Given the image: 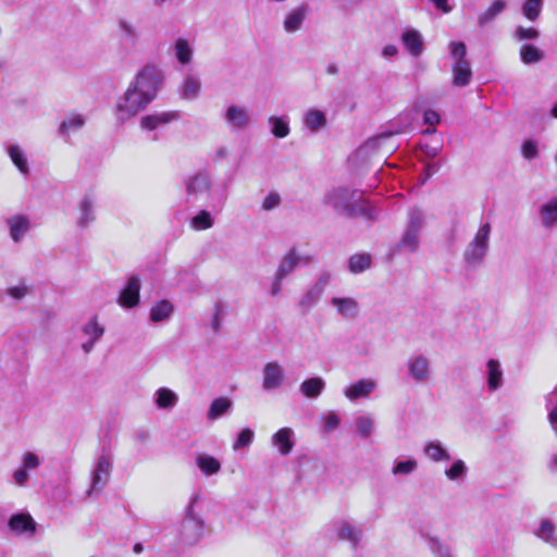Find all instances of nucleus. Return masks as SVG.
<instances>
[{
    "label": "nucleus",
    "mask_w": 557,
    "mask_h": 557,
    "mask_svg": "<svg viewBox=\"0 0 557 557\" xmlns=\"http://www.w3.org/2000/svg\"><path fill=\"white\" fill-rule=\"evenodd\" d=\"M8 527L15 535L33 537L37 523L29 513L20 512L9 519Z\"/></svg>",
    "instance_id": "2eb2a0df"
},
{
    "label": "nucleus",
    "mask_w": 557,
    "mask_h": 557,
    "mask_svg": "<svg viewBox=\"0 0 557 557\" xmlns=\"http://www.w3.org/2000/svg\"><path fill=\"white\" fill-rule=\"evenodd\" d=\"M424 456L433 462L450 460V454L440 441H430L423 447Z\"/></svg>",
    "instance_id": "cd10ccee"
},
{
    "label": "nucleus",
    "mask_w": 557,
    "mask_h": 557,
    "mask_svg": "<svg viewBox=\"0 0 557 557\" xmlns=\"http://www.w3.org/2000/svg\"><path fill=\"white\" fill-rule=\"evenodd\" d=\"M486 381L487 388L490 392H495L499 389L504 384V373L502 369V364L496 359H488L486 361Z\"/></svg>",
    "instance_id": "b1692460"
},
{
    "label": "nucleus",
    "mask_w": 557,
    "mask_h": 557,
    "mask_svg": "<svg viewBox=\"0 0 557 557\" xmlns=\"http://www.w3.org/2000/svg\"><path fill=\"white\" fill-rule=\"evenodd\" d=\"M113 467L112 455L110 451L102 449L94 463L90 476V488L87 492L88 496L94 493H99L109 482Z\"/></svg>",
    "instance_id": "423d86ee"
},
{
    "label": "nucleus",
    "mask_w": 557,
    "mask_h": 557,
    "mask_svg": "<svg viewBox=\"0 0 557 557\" xmlns=\"http://www.w3.org/2000/svg\"><path fill=\"white\" fill-rule=\"evenodd\" d=\"M199 500V495H194L186 507L185 518L181 524V537L187 544L198 543L205 534V521L196 512L195 506Z\"/></svg>",
    "instance_id": "20e7f679"
},
{
    "label": "nucleus",
    "mask_w": 557,
    "mask_h": 557,
    "mask_svg": "<svg viewBox=\"0 0 557 557\" xmlns=\"http://www.w3.org/2000/svg\"><path fill=\"white\" fill-rule=\"evenodd\" d=\"M119 27L123 34V37L128 41H135L138 37V32L136 27L127 22V21H121L119 24Z\"/></svg>",
    "instance_id": "4d7b16f0"
},
{
    "label": "nucleus",
    "mask_w": 557,
    "mask_h": 557,
    "mask_svg": "<svg viewBox=\"0 0 557 557\" xmlns=\"http://www.w3.org/2000/svg\"><path fill=\"white\" fill-rule=\"evenodd\" d=\"M153 403L161 410H172L178 404V395L169 387H159L153 394Z\"/></svg>",
    "instance_id": "bb28decb"
},
{
    "label": "nucleus",
    "mask_w": 557,
    "mask_h": 557,
    "mask_svg": "<svg viewBox=\"0 0 557 557\" xmlns=\"http://www.w3.org/2000/svg\"><path fill=\"white\" fill-rule=\"evenodd\" d=\"M284 382L285 372L283 367L276 361L265 363L262 371V388L264 391H275L278 389Z\"/></svg>",
    "instance_id": "ddd939ff"
},
{
    "label": "nucleus",
    "mask_w": 557,
    "mask_h": 557,
    "mask_svg": "<svg viewBox=\"0 0 557 557\" xmlns=\"http://www.w3.org/2000/svg\"><path fill=\"white\" fill-rule=\"evenodd\" d=\"M294 436L295 433L290 428H282L272 435L271 442L282 456H287L295 446Z\"/></svg>",
    "instance_id": "412c9836"
},
{
    "label": "nucleus",
    "mask_w": 557,
    "mask_h": 557,
    "mask_svg": "<svg viewBox=\"0 0 557 557\" xmlns=\"http://www.w3.org/2000/svg\"><path fill=\"white\" fill-rule=\"evenodd\" d=\"M401 42L407 51L413 57L418 58L422 54L424 42L422 35L419 30L409 28L401 34Z\"/></svg>",
    "instance_id": "5701e85b"
},
{
    "label": "nucleus",
    "mask_w": 557,
    "mask_h": 557,
    "mask_svg": "<svg viewBox=\"0 0 557 557\" xmlns=\"http://www.w3.org/2000/svg\"><path fill=\"white\" fill-rule=\"evenodd\" d=\"M104 330V326L99 322L96 315L91 317L83 324L82 332L86 341L82 344V350L85 354H89L94 349L96 343L103 336Z\"/></svg>",
    "instance_id": "4468645a"
},
{
    "label": "nucleus",
    "mask_w": 557,
    "mask_h": 557,
    "mask_svg": "<svg viewBox=\"0 0 557 557\" xmlns=\"http://www.w3.org/2000/svg\"><path fill=\"white\" fill-rule=\"evenodd\" d=\"M520 58L524 64L537 63L544 59V52L533 45H523L520 49Z\"/></svg>",
    "instance_id": "a18cd8bd"
},
{
    "label": "nucleus",
    "mask_w": 557,
    "mask_h": 557,
    "mask_svg": "<svg viewBox=\"0 0 557 557\" xmlns=\"http://www.w3.org/2000/svg\"><path fill=\"white\" fill-rule=\"evenodd\" d=\"M5 293L13 300L20 301L32 293V287L25 282H20L16 285L9 286Z\"/></svg>",
    "instance_id": "603ef678"
},
{
    "label": "nucleus",
    "mask_w": 557,
    "mask_h": 557,
    "mask_svg": "<svg viewBox=\"0 0 557 557\" xmlns=\"http://www.w3.org/2000/svg\"><path fill=\"white\" fill-rule=\"evenodd\" d=\"M268 123L271 127V133L276 138H285L288 136L289 128V120L287 116H276L271 115L268 119Z\"/></svg>",
    "instance_id": "a19ab883"
},
{
    "label": "nucleus",
    "mask_w": 557,
    "mask_h": 557,
    "mask_svg": "<svg viewBox=\"0 0 557 557\" xmlns=\"http://www.w3.org/2000/svg\"><path fill=\"white\" fill-rule=\"evenodd\" d=\"M308 14V7L298 5L289 10L283 20V28L286 33L293 34L301 29Z\"/></svg>",
    "instance_id": "a211bd4d"
},
{
    "label": "nucleus",
    "mask_w": 557,
    "mask_h": 557,
    "mask_svg": "<svg viewBox=\"0 0 557 557\" xmlns=\"http://www.w3.org/2000/svg\"><path fill=\"white\" fill-rule=\"evenodd\" d=\"M407 374L416 384H425L432 379V367L428 356L412 355L406 361Z\"/></svg>",
    "instance_id": "6e6552de"
},
{
    "label": "nucleus",
    "mask_w": 557,
    "mask_h": 557,
    "mask_svg": "<svg viewBox=\"0 0 557 557\" xmlns=\"http://www.w3.org/2000/svg\"><path fill=\"white\" fill-rule=\"evenodd\" d=\"M281 203V196L276 191H271L269 193L262 203H261V209L264 210V211H271V210H274L275 208H277Z\"/></svg>",
    "instance_id": "6e6d98bb"
},
{
    "label": "nucleus",
    "mask_w": 557,
    "mask_h": 557,
    "mask_svg": "<svg viewBox=\"0 0 557 557\" xmlns=\"http://www.w3.org/2000/svg\"><path fill=\"white\" fill-rule=\"evenodd\" d=\"M331 305L344 319H355L360 311L359 302L352 297H332Z\"/></svg>",
    "instance_id": "aec40b11"
},
{
    "label": "nucleus",
    "mask_w": 557,
    "mask_h": 557,
    "mask_svg": "<svg viewBox=\"0 0 557 557\" xmlns=\"http://www.w3.org/2000/svg\"><path fill=\"white\" fill-rule=\"evenodd\" d=\"M438 10L449 13L453 8L448 4V0H430Z\"/></svg>",
    "instance_id": "69168bd1"
},
{
    "label": "nucleus",
    "mask_w": 557,
    "mask_h": 557,
    "mask_svg": "<svg viewBox=\"0 0 557 557\" xmlns=\"http://www.w3.org/2000/svg\"><path fill=\"white\" fill-rule=\"evenodd\" d=\"M222 119L225 126L232 132H239L252 125V113L243 104L231 103L225 107Z\"/></svg>",
    "instance_id": "0eeeda50"
},
{
    "label": "nucleus",
    "mask_w": 557,
    "mask_h": 557,
    "mask_svg": "<svg viewBox=\"0 0 557 557\" xmlns=\"http://www.w3.org/2000/svg\"><path fill=\"white\" fill-rule=\"evenodd\" d=\"M332 275L329 272H322L317 281L308 288L298 301L302 311L311 310L322 298L326 287L331 283Z\"/></svg>",
    "instance_id": "1a4fd4ad"
},
{
    "label": "nucleus",
    "mask_w": 557,
    "mask_h": 557,
    "mask_svg": "<svg viewBox=\"0 0 557 557\" xmlns=\"http://www.w3.org/2000/svg\"><path fill=\"white\" fill-rule=\"evenodd\" d=\"M398 53V49L395 45H386L383 50H382V54L383 57L385 58H391V57H394Z\"/></svg>",
    "instance_id": "774afa93"
},
{
    "label": "nucleus",
    "mask_w": 557,
    "mask_h": 557,
    "mask_svg": "<svg viewBox=\"0 0 557 557\" xmlns=\"http://www.w3.org/2000/svg\"><path fill=\"white\" fill-rule=\"evenodd\" d=\"M201 90V83L200 79L194 75H187L182 85H181V92L183 98L188 100L196 99Z\"/></svg>",
    "instance_id": "ea45409f"
},
{
    "label": "nucleus",
    "mask_w": 557,
    "mask_h": 557,
    "mask_svg": "<svg viewBox=\"0 0 557 557\" xmlns=\"http://www.w3.org/2000/svg\"><path fill=\"white\" fill-rule=\"evenodd\" d=\"M424 225V214L418 208L408 211V223L399 242V248L414 252L420 245V232Z\"/></svg>",
    "instance_id": "39448f33"
},
{
    "label": "nucleus",
    "mask_w": 557,
    "mask_h": 557,
    "mask_svg": "<svg viewBox=\"0 0 557 557\" xmlns=\"http://www.w3.org/2000/svg\"><path fill=\"white\" fill-rule=\"evenodd\" d=\"M376 388V382L372 379H362L350 384L344 395L351 401L360 398H368Z\"/></svg>",
    "instance_id": "6ab92c4d"
},
{
    "label": "nucleus",
    "mask_w": 557,
    "mask_h": 557,
    "mask_svg": "<svg viewBox=\"0 0 557 557\" xmlns=\"http://www.w3.org/2000/svg\"><path fill=\"white\" fill-rule=\"evenodd\" d=\"M86 123L85 116L81 113L69 114L59 126V134L67 137L74 132L81 129Z\"/></svg>",
    "instance_id": "473e14b6"
},
{
    "label": "nucleus",
    "mask_w": 557,
    "mask_h": 557,
    "mask_svg": "<svg viewBox=\"0 0 557 557\" xmlns=\"http://www.w3.org/2000/svg\"><path fill=\"white\" fill-rule=\"evenodd\" d=\"M535 535L545 543L557 548V530L556 525L550 520L543 519L535 531Z\"/></svg>",
    "instance_id": "e433bc0d"
},
{
    "label": "nucleus",
    "mask_w": 557,
    "mask_h": 557,
    "mask_svg": "<svg viewBox=\"0 0 557 557\" xmlns=\"http://www.w3.org/2000/svg\"><path fill=\"white\" fill-rule=\"evenodd\" d=\"M96 220L95 200L86 195L78 205L76 225L79 228H87Z\"/></svg>",
    "instance_id": "4be33fe9"
},
{
    "label": "nucleus",
    "mask_w": 557,
    "mask_h": 557,
    "mask_svg": "<svg viewBox=\"0 0 557 557\" xmlns=\"http://www.w3.org/2000/svg\"><path fill=\"white\" fill-rule=\"evenodd\" d=\"M173 51L181 65H187L191 62L194 49L186 38H177L174 41Z\"/></svg>",
    "instance_id": "f704fd0d"
},
{
    "label": "nucleus",
    "mask_w": 557,
    "mask_h": 557,
    "mask_svg": "<svg viewBox=\"0 0 557 557\" xmlns=\"http://www.w3.org/2000/svg\"><path fill=\"white\" fill-rule=\"evenodd\" d=\"M42 463V458L34 453L26 451L22 456L21 466L13 472V481L17 486H25L29 479V472L37 470Z\"/></svg>",
    "instance_id": "9b49d317"
},
{
    "label": "nucleus",
    "mask_w": 557,
    "mask_h": 557,
    "mask_svg": "<svg viewBox=\"0 0 557 557\" xmlns=\"http://www.w3.org/2000/svg\"><path fill=\"white\" fill-rule=\"evenodd\" d=\"M371 265V256L368 253H357L349 258L348 269L351 273H361Z\"/></svg>",
    "instance_id": "c03bdc74"
},
{
    "label": "nucleus",
    "mask_w": 557,
    "mask_h": 557,
    "mask_svg": "<svg viewBox=\"0 0 557 557\" xmlns=\"http://www.w3.org/2000/svg\"><path fill=\"white\" fill-rule=\"evenodd\" d=\"M355 428L358 435L361 438L367 440L371 436L374 430V419L368 414L358 416L355 419Z\"/></svg>",
    "instance_id": "37998d69"
},
{
    "label": "nucleus",
    "mask_w": 557,
    "mask_h": 557,
    "mask_svg": "<svg viewBox=\"0 0 557 557\" xmlns=\"http://www.w3.org/2000/svg\"><path fill=\"white\" fill-rule=\"evenodd\" d=\"M451 73L454 86L463 87L470 84L472 71L469 61L454 62Z\"/></svg>",
    "instance_id": "c85d7f7f"
},
{
    "label": "nucleus",
    "mask_w": 557,
    "mask_h": 557,
    "mask_svg": "<svg viewBox=\"0 0 557 557\" xmlns=\"http://www.w3.org/2000/svg\"><path fill=\"white\" fill-rule=\"evenodd\" d=\"M233 406L231 399L226 397H219L212 400L207 412V419L209 421H215L227 413Z\"/></svg>",
    "instance_id": "4c0bfd02"
},
{
    "label": "nucleus",
    "mask_w": 557,
    "mask_h": 557,
    "mask_svg": "<svg viewBox=\"0 0 557 557\" xmlns=\"http://www.w3.org/2000/svg\"><path fill=\"white\" fill-rule=\"evenodd\" d=\"M539 216L541 225L545 230L557 226V197L549 199L539 207Z\"/></svg>",
    "instance_id": "393cba45"
},
{
    "label": "nucleus",
    "mask_w": 557,
    "mask_h": 557,
    "mask_svg": "<svg viewBox=\"0 0 557 557\" xmlns=\"http://www.w3.org/2000/svg\"><path fill=\"white\" fill-rule=\"evenodd\" d=\"M283 280L284 278H280L278 277V273H275V280H274V282L272 284V288H271L272 296H276V295L280 294L281 288H282V281Z\"/></svg>",
    "instance_id": "338daca9"
},
{
    "label": "nucleus",
    "mask_w": 557,
    "mask_h": 557,
    "mask_svg": "<svg viewBox=\"0 0 557 557\" xmlns=\"http://www.w3.org/2000/svg\"><path fill=\"white\" fill-rule=\"evenodd\" d=\"M163 79V72L156 65L147 64L138 71L115 104L116 121L124 124L145 110L156 99Z\"/></svg>",
    "instance_id": "f257e3e1"
},
{
    "label": "nucleus",
    "mask_w": 557,
    "mask_h": 557,
    "mask_svg": "<svg viewBox=\"0 0 557 557\" xmlns=\"http://www.w3.org/2000/svg\"><path fill=\"white\" fill-rule=\"evenodd\" d=\"M335 532L339 540L347 541L357 546L362 537V530L348 521L342 520L335 524Z\"/></svg>",
    "instance_id": "a878e982"
},
{
    "label": "nucleus",
    "mask_w": 557,
    "mask_h": 557,
    "mask_svg": "<svg viewBox=\"0 0 557 557\" xmlns=\"http://www.w3.org/2000/svg\"><path fill=\"white\" fill-rule=\"evenodd\" d=\"M255 437V433L251 429L245 428L237 435L235 442L233 443V449L238 450L240 448L249 446Z\"/></svg>",
    "instance_id": "864d4df0"
},
{
    "label": "nucleus",
    "mask_w": 557,
    "mask_h": 557,
    "mask_svg": "<svg viewBox=\"0 0 557 557\" xmlns=\"http://www.w3.org/2000/svg\"><path fill=\"white\" fill-rule=\"evenodd\" d=\"M441 121L440 114L434 110H426L423 113V122L430 126L438 124Z\"/></svg>",
    "instance_id": "e2e57ef3"
},
{
    "label": "nucleus",
    "mask_w": 557,
    "mask_h": 557,
    "mask_svg": "<svg viewBox=\"0 0 557 557\" xmlns=\"http://www.w3.org/2000/svg\"><path fill=\"white\" fill-rule=\"evenodd\" d=\"M195 462L197 468L206 476L216 474L221 471V462L211 455L198 454Z\"/></svg>",
    "instance_id": "2f4dec72"
},
{
    "label": "nucleus",
    "mask_w": 557,
    "mask_h": 557,
    "mask_svg": "<svg viewBox=\"0 0 557 557\" xmlns=\"http://www.w3.org/2000/svg\"><path fill=\"white\" fill-rule=\"evenodd\" d=\"M178 111H162L147 114L140 119V127L148 132L163 127L172 122L180 120Z\"/></svg>",
    "instance_id": "f3484780"
},
{
    "label": "nucleus",
    "mask_w": 557,
    "mask_h": 557,
    "mask_svg": "<svg viewBox=\"0 0 557 557\" xmlns=\"http://www.w3.org/2000/svg\"><path fill=\"white\" fill-rule=\"evenodd\" d=\"M507 2L505 0H494L490 7L478 15L476 23L480 27L491 24L505 9Z\"/></svg>",
    "instance_id": "7c9ffc66"
},
{
    "label": "nucleus",
    "mask_w": 557,
    "mask_h": 557,
    "mask_svg": "<svg viewBox=\"0 0 557 557\" xmlns=\"http://www.w3.org/2000/svg\"><path fill=\"white\" fill-rule=\"evenodd\" d=\"M543 0H525L522 4L523 15L530 20L535 21L542 11Z\"/></svg>",
    "instance_id": "3c124183"
},
{
    "label": "nucleus",
    "mask_w": 557,
    "mask_h": 557,
    "mask_svg": "<svg viewBox=\"0 0 557 557\" xmlns=\"http://www.w3.org/2000/svg\"><path fill=\"white\" fill-rule=\"evenodd\" d=\"M323 419H324V430L326 432H331V431L337 429V426L339 425V422H341L339 417L333 411L329 412L325 417H323Z\"/></svg>",
    "instance_id": "bf43d9fd"
},
{
    "label": "nucleus",
    "mask_w": 557,
    "mask_h": 557,
    "mask_svg": "<svg viewBox=\"0 0 557 557\" xmlns=\"http://www.w3.org/2000/svg\"><path fill=\"white\" fill-rule=\"evenodd\" d=\"M325 388V381L320 376L305 380L299 385V391L307 398H318Z\"/></svg>",
    "instance_id": "72a5a7b5"
},
{
    "label": "nucleus",
    "mask_w": 557,
    "mask_h": 557,
    "mask_svg": "<svg viewBox=\"0 0 557 557\" xmlns=\"http://www.w3.org/2000/svg\"><path fill=\"white\" fill-rule=\"evenodd\" d=\"M213 225V218L210 212L201 210L190 221V226L195 231L208 230Z\"/></svg>",
    "instance_id": "49530a36"
},
{
    "label": "nucleus",
    "mask_w": 557,
    "mask_h": 557,
    "mask_svg": "<svg viewBox=\"0 0 557 557\" xmlns=\"http://www.w3.org/2000/svg\"><path fill=\"white\" fill-rule=\"evenodd\" d=\"M418 468V461L413 458L396 461L392 468L394 475H408L414 472Z\"/></svg>",
    "instance_id": "de8ad7c7"
},
{
    "label": "nucleus",
    "mask_w": 557,
    "mask_h": 557,
    "mask_svg": "<svg viewBox=\"0 0 557 557\" xmlns=\"http://www.w3.org/2000/svg\"><path fill=\"white\" fill-rule=\"evenodd\" d=\"M8 151V154L11 159V161L13 162V164L17 168V170L26 175L29 173V165H28V160H27V157L24 152V150L22 149V147L20 145H10L7 149Z\"/></svg>",
    "instance_id": "58836bf2"
},
{
    "label": "nucleus",
    "mask_w": 557,
    "mask_h": 557,
    "mask_svg": "<svg viewBox=\"0 0 557 557\" xmlns=\"http://www.w3.org/2000/svg\"><path fill=\"white\" fill-rule=\"evenodd\" d=\"M515 37L518 40L536 39L539 37V32L532 27L519 26L515 30Z\"/></svg>",
    "instance_id": "13d9d810"
},
{
    "label": "nucleus",
    "mask_w": 557,
    "mask_h": 557,
    "mask_svg": "<svg viewBox=\"0 0 557 557\" xmlns=\"http://www.w3.org/2000/svg\"><path fill=\"white\" fill-rule=\"evenodd\" d=\"M429 547L435 557H453L450 547L443 543L440 539L429 536L426 537Z\"/></svg>",
    "instance_id": "8fccbe9b"
},
{
    "label": "nucleus",
    "mask_w": 557,
    "mask_h": 557,
    "mask_svg": "<svg viewBox=\"0 0 557 557\" xmlns=\"http://www.w3.org/2000/svg\"><path fill=\"white\" fill-rule=\"evenodd\" d=\"M468 468L463 460L456 459L453 465L445 470V475L450 481L460 480L466 476Z\"/></svg>",
    "instance_id": "09e8293b"
},
{
    "label": "nucleus",
    "mask_w": 557,
    "mask_h": 557,
    "mask_svg": "<svg viewBox=\"0 0 557 557\" xmlns=\"http://www.w3.org/2000/svg\"><path fill=\"white\" fill-rule=\"evenodd\" d=\"M311 259V256L301 255L296 248H292L282 258L276 273H278L280 278H285L292 274L298 265L309 264Z\"/></svg>",
    "instance_id": "f8f14e48"
},
{
    "label": "nucleus",
    "mask_w": 557,
    "mask_h": 557,
    "mask_svg": "<svg viewBox=\"0 0 557 557\" xmlns=\"http://www.w3.org/2000/svg\"><path fill=\"white\" fill-rule=\"evenodd\" d=\"M449 51L451 59L454 62L468 61L466 59L467 55V47L462 41H451L449 42Z\"/></svg>",
    "instance_id": "5fc2aeb1"
},
{
    "label": "nucleus",
    "mask_w": 557,
    "mask_h": 557,
    "mask_svg": "<svg viewBox=\"0 0 557 557\" xmlns=\"http://www.w3.org/2000/svg\"><path fill=\"white\" fill-rule=\"evenodd\" d=\"M491 233L492 225L490 222L480 225L463 250L462 258L467 264L478 267L484 261L490 249Z\"/></svg>",
    "instance_id": "7ed1b4c3"
},
{
    "label": "nucleus",
    "mask_w": 557,
    "mask_h": 557,
    "mask_svg": "<svg viewBox=\"0 0 557 557\" xmlns=\"http://www.w3.org/2000/svg\"><path fill=\"white\" fill-rule=\"evenodd\" d=\"M140 280L137 275H132L125 286L120 292L117 302L123 308H135L139 304L140 299Z\"/></svg>",
    "instance_id": "dca6fc26"
},
{
    "label": "nucleus",
    "mask_w": 557,
    "mask_h": 557,
    "mask_svg": "<svg viewBox=\"0 0 557 557\" xmlns=\"http://www.w3.org/2000/svg\"><path fill=\"white\" fill-rule=\"evenodd\" d=\"M442 149V145L440 143H436L434 145L432 144H423L421 145V150L426 157L434 158L438 154V152Z\"/></svg>",
    "instance_id": "680f3d73"
},
{
    "label": "nucleus",
    "mask_w": 557,
    "mask_h": 557,
    "mask_svg": "<svg viewBox=\"0 0 557 557\" xmlns=\"http://www.w3.org/2000/svg\"><path fill=\"white\" fill-rule=\"evenodd\" d=\"M522 154L525 159H534L537 157L539 154V151H537V146L534 141L532 140H527L525 143H523L522 145Z\"/></svg>",
    "instance_id": "052dcab7"
},
{
    "label": "nucleus",
    "mask_w": 557,
    "mask_h": 557,
    "mask_svg": "<svg viewBox=\"0 0 557 557\" xmlns=\"http://www.w3.org/2000/svg\"><path fill=\"white\" fill-rule=\"evenodd\" d=\"M388 135H382V136H379L376 138H372L370 140H368L361 148H360V151H369L370 149H374L375 147H377L380 145V143L382 140H384L385 138H387Z\"/></svg>",
    "instance_id": "0e129e2a"
},
{
    "label": "nucleus",
    "mask_w": 557,
    "mask_h": 557,
    "mask_svg": "<svg viewBox=\"0 0 557 557\" xmlns=\"http://www.w3.org/2000/svg\"><path fill=\"white\" fill-rule=\"evenodd\" d=\"M174 311V306L171 301L163 299L152 305L149 317L154 323L168 320Z\"/></svg>",
    "instance_id": "c9c22d12"
},
{
    "label": "nucleus",
    "mask_w": 557,
    "mask_h": 557,
    "mask_svg": "<svg viewBox=\"0 0 557 557\" xmlns=\"http://www.w3.org/2000/svg\"><path fill=\"white\" fill-rule=\"evenodd\" d=\"M304 124L311 132H318L326 125L325 114L318 109H310L305 114Z\"/></svg>",
    "instance_id": "79ce46f5"
},
{
    "label": "nucleus",
    "mask_w": 557,
    "mask_h": 557,
    "mask_svg": "<svg viewBox=\"0 0 557 557\" xmlns=\"http://www.w3.org/2000/svg\"><path fill=\"white\" fill-rule=\"evenodd\" d=\"M7 224L15 243H18L29 230V220L25 215H13L7 220Z\"/></svg>",
    "instance_id": "c756f323"
},
{
    "label": "nucleus",
    "mask_w": 557,
    "mask_h": 557,
    "mask_svg": "<svg viewBox=\"0 0 557 557\" xmlns=\"http://www.w3.org/2000/svg\"><path fill=\"white\" fill-rule=\"evenodd\" d=\"M325 201L334 210L346 216H364L369 220H375L377 218L370 203L367 202L357 190L346 187H336L326 194Z\"/></svg>",
    "instance_id": "f03ea898"
},
{
    "label": "nucleus",
    "mask_w": 557,
    "mask_h": 557,
    "mask_svg": "<svg viewBox=\"0 0 557 557\" xmlns=\"http://www.w3.org/2000/svg\"><path fill=\"white\" fill-rule=\"evenodd\" d=\"M187 197L198 200L209 199L212 189L210 176L207 173H197L185 181Z\"/></svg>",
    "instance_id": "9d476101"
}]
</instances>
